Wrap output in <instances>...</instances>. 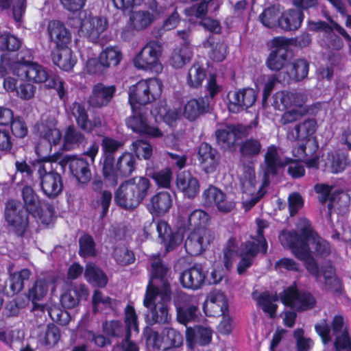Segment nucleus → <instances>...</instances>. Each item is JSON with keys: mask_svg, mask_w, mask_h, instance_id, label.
I'll use <instances>...</instances> for the list:
<instances>
[{"mask_svg": "<svg viewBox=\"0 0 351 351\" xmlns=\"http://www.w3.org/2000/svg\"><path fill=\"white\" fill-rule=\"evenodd\" d=\"M178 321L186 325L197 318L198 303L195 297L185 296L184 302L176 307Z\"/></svg>", "mask_w": 351, "mask_h": 351, "instance_id": "nucleus-27", "label": "nucleus"}, {"mask_svg": "<svg viewBox=\"0 0 351 351\" xmlns=\"http://www.w3.org/2000/svg\"><path fill=\"white\" fill-rule=\"evenodd\" d=\"M299 223L300 221L297 225L296 231H282L279 235V241L282 245L290 248L293 254L295 250L301 251L308 245L307 239L304 238L299 231Z\"/></svg>", "mask_w": 351, "mask_h": 351, "instance_id": "nucleus-31", "label": "nucleus"}, {"mask_svg": "<svg viewBox=\"0 0 351 351\" xmlns=\"http://www.w3.org/2000/svg\"><path fill=\"white\" fill-rule=\"evenodd\" d=\"M117 263L121 265H128L134 263L135 260L133 252L125 246H117L113 252Z\"/></svg>", "mask_w": 351, "mask_h": 351, "instance_id": "nucleus-63", "label": "nucleus"}, {"mask_svg": "<svg viewBox=\"0 0 351 351\" xmlns=\"http://www.w3.org/2000/svg\"><path fill=\"white\" fill-rule=\"evenodd\" d=\"M306 101V96L303 93L296 90H282L276 93L273 96L272 105L277 110H280L282 108H288L293 106L302 109Z\"/></svg>", "mask_w": 351, "mask_h": 351, "instance_id": "nucleus-22", "label": "nucleus"}, {"mask_svg": "<svg viewBox=\"0 0 351 351\" xmlns=\"http://www.w3.org/2000/svg\"><path fill=\"white\" fill-rule=\"evenodd\" d=\"M299 231L304 238L307 239V243L311 242L314 245V249L317 255L326 256L330 253V247L329 243L320 238L315 232H314L311 224L306 219H300Z\"/></svg>", "mask_w": 351, "mask_h": 351, "instance_id": "nucleus-19", "label": "nucleus"}, {"mask_svg": "<svg viewBox=\"0 0 351 351\" xmlns=\"http://www.w3.org/2000/svg\"><path fill=\"white\" fill-rule=\"evenodd\" d=\"M214 239L213 232L207 228L193 230L185 241L186 251L191 256L199 255L208 247Z\"/></svg>", "mask_w": 351, "mask_h": 351, "instance_id": "nucleus-13", "label": "nucleus"}, {"mask_svg": "<svg viewBox=\"0 0 351 351\" xmlns=\"http://www.w3.org/2000/svg\"><path fill=\"white\" fill-rule=\"evenodd\" d=\"M197 158L202 170L206 173L215 172L218 167L221 156L219 152L207 143L200 144Z\"/></svg>", "mask_w": 351, "mask_h": 351, "instance_id": "nucleus-21", "label": "nucleus"}, {"mask_svg": "<svg viewBox=\"0 0 351 351\" xmlns=\"http://www.w3.org/2000/svg\"><path fill=\"white\" fill-rule=\"evenodd\" d=\"M265 167V181L263 185L269 183L268 177L278 173V169L286 166L289 161L282 159L278 154L277 147L274 145L269 146L264 156Z\"/></svg>", "mask_w": 351, "mask_h": 351, "instance_id": "nucleus-24", "label": "nucleus"}, {"mask_svg": "<svg viewBox=\"0 0 351 351\" xmlns=\"http://www.w3.org/2000/svg\"><path fill=\"white\" fill-rule=\"evenodd\" d=\"M308 63L304 59H298L292 62L287 68L286 75L282 77L284 83H289L290 80L299 82L304 80L308 73Z\"/></svg>", "mask_w": 351, "mask_h": 351, "instance_id": "nucleus-38", "label": "nucleus"}, {"mask_svg": "<svg viewBox=\"0 0 351 351\" xmlns=\"http://www.w3.org/2000/svg\"><path fill=\"white\" fill-rule=\"evenodd\" d=\"M29 212L25 209L23 204L14 199H10L5 204L4 216L10 231L22 237L29 226Z\"/></svg>", "mask_w": 351, "mask_h": 351, "instance_id": "nucleus-8", "label": "nucleus"}, {"mask_svg": "<svg viewBox=\"0 0 351 351\" xmlns=\"http://www.w3.org/2000/svg\"><path fill=\"white\" fill-rule=\"evenodd\" d=\"M280 12L275 7H269L265 9L259 16V19L263 25L267 27L272 28L279 25Z\"/></svg>", "mask_w": 351, "mask_h": 351, "instance_id": "nucleus-58", "label": "nucleus"}, {"mask_svg": "<svg viewBox=\"0 0 351 351\" xmlns=\"http://www.w3.org/2000/svg\"><path fill=\"white\" fill-rule=\"evenodd\" d=\"M132 115L126 119V125L133 132L152 138H161L164 136L158 127L148 123L147 110L144 108L132 107Z\"/></svg>", "mask_w": 351, "mask_h": 351, "instance_id": "nucleus-10", "label": "nucleus"}, {"mask_svg": "<svg viewBox=\"0 0 351 351\" xmlns=\"http://www.w3.org/2000/svg\"><path fill=\"white\" fill-rule=\"evenodd\" d=\"M99 58L109 69L117 66L122 59V53L117 47H107L100 53Z\"/></svg>", "mask_w": 351, "mask_h": 351, "instance_id": "nucleus-50", "label": "nucleus"}, {"mask_svg": "<svg viewBox=\"0 0 351 351\" xmlns=\"http://www.w3.org/2000/svg\"><path fill=\"white\" fill-rule=\"evenodd\" d=\"M172 206V198L169 193L159 192L150 199V212L157 216L167 213Z\"/></svg>", "mask_w": 351, "mask_h": 351, "instance_id": "nucleus-37", "label": "nucleus"}, {"mask_svg": "<svg viewBox=\"0 0 351 351\" xmlns=\"http://www.w3.org/2000/svg\"><path fill=\"white\" fill-rule=\"evenodd\" d=\"M278 300L276 296H272L267 292L263 293L258 298L259 306L264 312L268 313L271 317L276 315L277 305L274 304Z\"/></svg>", "mask_w": 351, "mask_h": 351, "instance_id": "nucleus-60", "label": "nucleus"}, {"mask_svg": "<svg viewBox=\"0 0 351 351\" xmlns=\"http://www.w3.org/2000/svg\"><path fill=\"white\" fill-rule=\"evenodd\" d=\"M262 149L259 140L250 138L242 141L240 144L239 152L242 157L252 158L258 156Z\"/></svg>", "mask_w": 351, "mask_h": 351, "instance_id": "nucleus-51", "label": "nucleus"}, {"mask_svg": "<svg viewBox=\"0 0 351 351\" xmlns=\"http://www.w3.org/2000/svg\"><path fill=\"white\" fill-rule=\"evenodd\" d=\"M149 186V180L145 177L126 180L115 191L114 202L122 208L132 210L147 197Z\"/></svg>", "mask_w": 351, "mask_h": 351, "instance_id": "nucleus-2", "label": "nucleus"}, {"mask_svg": "<svg viewBox=\"0 0 351 351\" xmlns=\"http://www.w3.org/2000/svg\"><path fill=\"white\" fill-rule=\"evenodd\" d=\"M86 143L84 134L74 125H69L65 130L63 136V149L69 151Z\"/></svg>", "mask_w": 351, "mask_h": 351, "instance_id": "nucleus-40", "label": "nucleus"}, {"mask_svg": "<svg viewBox=\"0 0 351 351\" xmlns=\"http://www.w3.org/2000/svg\"><path fill=\"white\" fill-rule=\"evenodd\" d=\"M332 333L335 336V347L337 351L351 349V340L348 335V330L344 325L343 318L341 315L334 317L331 323Z\"/></svg>", "mask_w": 351, "mask_h": 351, "instance_id": "nucleus-26", "label": "nucleus"}, {"mask_svg": "<svg viewBox=\"0 0 351 351\" xmlns=\"http://www.w3.org/2000/svg\"><path fill=\"white\" fill-rule=\"evenodd\" d=\"M79 254L83 258L93 257L97 255L95 243L89 234H84L79 239Z\"/></svg>", "mask_w": 351, "mask_h": 351, "instance_id": "nucleus-56", "label": "nucleus"}, {"mask_svg": "<svg viewBox=\"0 0 351 351\" xmlns=\"http://www.w3.org/2000/svg\"><path fill=\"white\" fill-rule=\"evenodd\" d=\"M56 281V277L51 275L38 279L29 290V298L32 302L42 300L46 295L50 286L52 290L54 289Z\"/></svg>", "mask_w": 351, "mask_h": 351, "instance_id": "nucleus-36", "label": "nucleus"}, {"mask_svg": "<svg viewBox=\"0 0 351 351\" xmlns=\"http://www.w3.org/2000/svg\"><path fill=\"white\" fill-rule=\"evenodd\" d=\"M88 295L87 288L84 285L75 286L61 295L60 302L65 308H73L79 304L80 300Z\"/></svg>", "mask_w": 351, "mask_h": 351, "instance_id": "nucleus-35", "label": "nucleus"}, {"mask_svg": "<svg viewBox=\"0 0 351 351\" xmlns=\"http://www.w3.org/2000/svg\"><path fill=\"white\" fill-rule=\"evenodd\" d=\"M171 299V291L167 288L163 291H153L150 287L147 289L144 305L149 308L146 319L149 325L165 324L170 319L168 304Z\"/></svg>", "mask_w": 351, "mask_h": 351, "instance_id": "nucleus-3", "label": "nucleus"}, {"mask_svg": "<svg viewBox=\"0 0 351 351\" xmlns=\"http://www.w3.org/2000/svg\"><path fill=\"white\" fill-rule=\"evenodd\" d=\"M294 256L299 260L304 261L307 271L313 276L316 280H321V273L318 265L314 258L311 256L308 245L301 251L294 250Z\"/></svg>", "mask_w": 351, "mask_h": 351, "instance_id": "nucleus-42", "label": "nucleus"}, {"mask_svg": "<svg viewBox=\"0 0 351 351\" xmlns=\"http://www.w3.org/2000/svg\"><path fill=\"white\" fill-rule=\"evenodd\" d=\"M202 196L206 204L215 205L220 212L230 213L235 207L232 195L224 193L215 186H210L204 191Z\"/></svg>", "mask_w": 351, "mask_h": 351, "instance_id": "nucleus-17", "label": "nucleus"}, {"mask_svg": "<svg viewBox=\"0 0 351 351\" xmlns=\"http://www.w3.org/2000/svg\"><path fill=\"white\" fill-rule=\"evenodd\" d=\"M240 175V182L245 193L253 195L256 192L254 169L251 165H243Z\"/></svg>", "mask_w": 351, "mask_h": 351, "instance_id": "nucleus-46", "label": "nucleus"}, {"mask_svg": "<svg viewBox=\"0 0 351 351\" xmlns=\"http://www.w3.org/2000/svg\"><path fill=\"white\" fill-rule=\"evenodd\" d=\"M304 19L303 12L299 10H289L283 13L279 21V26L287 31L297 29Z\"/></svg>", "mask_w": 351, "mask_h": 351, "instance_id": "nucleus-43", "label": "nucleus"}, {"mask_svg": "<svg viewBox=\"0 0 351 351\" xmlns=\"http://www.w3.org/2000/svg\"><path fill=\"white\" fill-rule=\"evenodd\" d=\"M135 168V157L130 153H124L118 158L115 166L114 162H112V172L109 175L106 174L104 170L102 172L106 182L114 187L118 184L119 178L130 176Z\"/></svg>", "mask_w": 351, "mask_h": 351, "instance_id": "nucleus-12", "label": "nucleus"}, {"mask_svg": "<svg viewBox=\"0 0 351 351\" xmlns=\"http://www.w3.org/2000/svg\"><path fill=\"white\" fill-rule=\"evenodd\" d=\"M237 256L236 239L230 238L223 249V261L227 270H230Z\"/></svg>", "mask_w": 351, "mask_h": 351, "instance_id": "nucleus-59", "label": "nucleus"}, {"mask_svg": "<svg viewBox=\"0 0 351 351\" xmlns=\"http://www.w3.org/2000/svg\"><path fill=\"white\" fill-rule=\"evenodd\" d=\"M84 276L87 281L94 286L104 287L108 282V278L104 271L93 263L86 265Z\"/></svg>", "mask_w": 351, "mask_h": 351, "instance_id": "nucleus-49", "label": "nucleus"}, {"mask_svg": "<svg viewBox=\"0 0 351 351\" xmlns=\"http://www.w3.org/2000/svg\"><path fill=\"white\" fill-rule=\"evenodd\" d=\"M211 338V330L201 326L187 328L186 331V343L190 349H193L196 345L205 346L209 343Z\"/></svg>", "mask_w": 351, "mask_h": 351, "instance_id": "nucleus-30", "label": "nucleus"}, {"mask_svg": "<svg viewBox=\"0 0 351 351\" xmlns=\"http://www.w3.org/2000/svg\"><path fill=\"white\" fill-rule=\"evenodd\" d=\"M154 20V16L149 11L133 12L130 17L129 27L132 29L141 31L149 27Z\"/></svg>", "mask_w": 351, "mask_h": 351, "instance_id": "nucleus-45", "label": "nucleus"}, {"mask_svg": "<svg viewBox=\"0 0 351 351\" xmlns=\"http://www.w3.org/2000/svg\"><path fill=\"white\" fill-rule=\"evenodd\" d=\"M290 41L285 37H276L272 40L273 49L266 62L267 67L272 71H280L288 60Z\"/></svg>", "mask_w": 351, "mask_h": 351, "instance_id": "nucleus-15", "label": "nucleus"}, {"mask_svg": "<svg viewBox=\"0 0 351 351\" xmlns=\"http://www.w3.org/2000/svg\"><path fill=\"white\" fill-rule=\"evenodd\" d=\"M209 109V101L207 97L192 99L184 106L183 115L189 121H195L200 115L207 112Z\"/></svg>", "mask_w": 351, "mask_h": 351, "instance_id": "nucleus-34", "label": "nucleus"}, {"mask_svg": "<svg viewBox=\"0 0 351 351\" xmlns=\"http://www.w3.org/2000/svg\"><path fill=\"white\" fill-rule=\"evenodd\" d=\"M43 143H40L37 147V154L40 157V160L38 161L35 163H33L32 165H27V163L25 160H16L15 162V167L16 171L21 173L28 179L33 180V173L36 172L37 173V170L36 169V165L40 162H44V160L42 156L44 155L42 154L40 147L43 145Z\"/></svg>", "mask_w": 351, "mask_h": 351, "instance_id": "nucleus-55", "label": "nucleus"}, {"mask_svg": "<svg viewBox=\"0 0 351 351\" xmlns=\"http://www.w3.org/2000/svg\"><path fill=\"white\" fill-rule=\"evenodd\" d=\"M69 109L71 117L74 118L77 126L86 133H92L104 125V119L100 115H95L92 119H89L85 106L80 103H73Z\"/></svg>", "mask_w": 351, "mask_h": 351, "instance_id": "nucleus-14", "label": "nucleus"}, {"mask_svg": "<svg viewBox=\"0 0 351 351\" xmlns=\"http://www.w3.org/2000/svg\"><path fill=\"white\" fill-rule=\"evenodd\" d=\"M60 337V329L53 324H48L42 328L41 331L38 335L40 343L49 347L56 346L59 341Z\"/></svg>", "mask_w": 351, "mask_h": 351, "instance_id": "nucleus-48", "label": "nucleus"}, {"mask_svg": "<svg viewBox=\"0 0 351 351\" xmlns=\"http://www.w3.org/2000/svg\"><path fill=\"white\" fill-rule=\"evenodd\" d=\"M53 62L61 69L71 71L76 63V58L73 51L67 47L58 48L52 53Z\"/></svg>", "mask_w": 351, "mask_h": 351, "instance_id": "nucleus-39", "label": "nucleus"}, {"mask_svg": "<svg viewBox=\"0 0 351 351\" xmlns=\"http://www.w3.org/2000/svg\"><path fill=\"white\" fill-rule=\"evenodd\" d=\"M47 315L53 322L62 326L67 325L71 320L69 313L57 305L47 306Z\"/></svg>", "mask_w": 351, "mask_h": 351, "instance_id": "nucleus-62", "label": "nucleus"}, {"mask_svg": "<svg viewBox=\"0 0 351 351\" xmlns=\"http://www.w3.org/2000/svg\"><path fill=\"white\" fill-rule=\"evenodd\" d=\"M107 20L99 16H86L82 19L81 34L90 41L97 42L101 34L107 28Z\"/></svg>", "mask_w": 351, "mask_h": 351, "instance_id": "nucleus-20", "label": "nucleus"}, {"mask_svg": "<svg viewBox=\"0 0 351 351\" xmlns=\"http://www.w3.org/2000/svg\"><path fill=\"white\" fill-rule=\"evenodd\" d=\"M123 146V143L114 138L105 136L101 141L103 151V167L106 174L112 172V162H114V154Z\"/></svg>", "mask_w": 351, "mask_h": 351, "instance_id": "nucleus-29", "label": "nucleus"}, {"mask_svg": "<svg viewBox=\"0 0 351 351\" xmlns=\"http://www.w3.org/2000/svg\"><path fill=\"white\" fill-rule=\"evenodd\" d=\"M21 46V41L15 36L4 33L0 35V49L2 51H16Z\"/></svg>", "mask_w": 351, "mask_h": 351, "instance_id": "nucleus-64", "label": "nucleus"}, {"mask_svg": "<svg viewBox=\"0 0 351 351\" xmlns=\"http://www.w3.org/2000/svg\"><path fill=\"white\" fill-rule=\"evenodd\" d=\"M177 188L189 198H193L199 191V182L189 171H182L178 174Z\"/></svg>", "mask_w": 351, "mask_h": 351, "instance_id": "nucleus-32", "label": "nucleus"}, {"mask_svg": "<svg viewBox=\"0 0 351 351\" xmlns=\"http://www.w3.org/2000/svg\"><path fill=\"white\" fill-rule=\"evenodd\" d=\"M192 56L191 48L183 45L173 50L169 58V64L175 69H181L191 61Z\"/></svg>", "mask_w": 351, "mask_h": 351, "instance_id": "nucleus-44", "label": "nucleus"}, {"mask_svg": "<svg viewBox=\"0 0 351 351\" xmlns=\"http://www.w3.org/2000/svg\"><path fill=\"white\" fill-rule=\"evenodd\" d=\"M317 128V123L315 119L310 118L306 119L304 121L295 125V138L300 140H305L313 135L316 132Z\"/></svg>", "mask_w": 351, "mask_h": 351, "instance_id": "nucleus-52", "label": "nucleus"}, {"mask_svg": "<svg viewBox=\"0 0 351 351\" xmlns=\"http://www.w3.org/2000/svg\"><path fill=\"white\" fill-rule=\"evenodd\" d=\"M204 47L209 49L208 56L214 61H223L228 53V45L221 40H216L213 36H209L203 43Z\"/></svg>", "mask_w": 351, "mask_h": 351, "instance_id": "nucleus-41", "label": "nucleus"}, {"mask_svg": "<svg viewBox=\"0 0 351 351\" xmlns=\"http://www.w3.org/2000/svg\"><path fill=\"white\" fill-rule=\"evenodd\" d=\"M206 272L201 264H195L184 271L180 276V282L184 287L198 289L204 284Z\"/></svg>", "mask_w": 351, "mask_h": 351, "instance_id": "nucleus-25", "label": "nucleus"}, {"mask_svg": "<svg viewBox=\"0 0 351 351\" xmlns=\"http://www.w3.org/2000/svg\"><path fill=\"white\" fill-rule=\"evenodd\" d=\"M16 72V75L21 78L36 83L45 82L48 88L56 90L61 100L65 101L67 99V89L65 88V82L58 76L49 74L41 65L24 60L21 58Z\"/></svg>", "mask_w": 351, "mask_h": 351, "instance_id": "nucleus-1", "label": "nucleus"}, {"mask_svg": "<svg viewBox=\"0 0 351 351\" xmlns=\"http://www.w3.org/2000/svg\"><path fill=\"white\" fill-rule=\"evenodd\" d=\"M216 139L222 148H230L236 142V138L232 127L226 130H218L215 132Z\"/></svg>", "mask_w": 351, "mask_h": 351, "instance_id": "nucleus-61", "label": "nucleus"}, {"mask_svg": "<svg viewBox=\"0 0 351 351\" xmlns=\"http://www.w3.org/2000/svg\"><path fill=\"white\" fill-rule=\"evenodd\" d=\"M117 88L114 85H106L97 83L93 86L88 103L93 108L107 106L113 99Z\"/></svg>", "mask_w": 351, "mask_h": 351, "instance_id": "nucleus-23", "label": "nucleus"}, {"mask_svg": "<svg viewBox=\"0 0 351 351\" xmlns=\"http://www.w3.org/2000/svg\"><path fill=\"white\" fill-rule=\"evenodd\" d=\"M49 159L60 165L62 169L69 166L70 173L78 183L87 184L90 182L92 174L89 163L86 159L60 153L51 155Z\"/></svg>", "mask_w": 351, "mask_h": 351, "instance_id": "nucleus-7", "label": "nucleus"}, {"mask_svg": "<svg viewBox=\"0 0 351 351\" xmlns=\"http://www.w3.org/2000/svg\"><path fill=\"white\" fill-rule=\"evenodd\" d=\"M227 97L229 110L237 113L253 106L257 95L253 88H243L228 92Z\"/></svg>", "mask_w": 351, "mask_h": 351, "instance_id": "nucleus-16", "label": "nucleus"}, {"mask_svg": "<svg viewBox=\"0 0 351 351\" xmlns=\"http://www.w3.org/2000/svg\"><path fill=\"white\" fill-rule=\"evenodd\" d=\"M169 269L160 258H155L151 265V279L147 289L153 291H163L165 288L170 290L167 278Z\"/></svg>", "mask_w": 351, "mask_h": 351, "instance_id": "nucleus-18", "label": "nucleus"}, {"mask_svg": "<svg viewBox=\"0 0 351 351\" xmlns=\"http://www.w3.org/2000/svg\"><path fill=\"white\" fill-rule=\"evenodd\" d=\"M31 271L23 269L19 272L12 274L10 277V288L12 294L19 293L24 287L25 282L29 279Z\"/></svg>", "mask_w": 351, "mask_h": 351, "instance_id": "nucleus-54", "label": "nucleus"}, {"mask_svg": "<svg viewBox=\"0 0 351 351\" xmlns=\"http://www.w3.org/2000/svg\"><path fill=\"white\" fill-rule=\"evenodd\" d=\"M51 156V155L42 156L44 162L37 164L35 167L43 193L49 198L53 199L62 192L63 184L61 176L53 168L54 162L49 159Z\"/></svg>", "mask_w": 351, "mask_h": 351, "instance_id": "nucleus-5", "label": "nucleus"}, {"mask_svg": "<svg viewBox=\"0 0 351 351\" xmlns=\"http://www.w3.org/2000/svg\"><path fill=\"white\" fill-rule=\"evenodd\" d=\"M156 230L158 238L164 243L168 251L173 250L181 243L182 237L178 233H173L169 224L163 220L156 223Z\"/></svg>", "mask_w": 351, "mask_h": 351, "instance_id": "nucleus-33", "label": "nucleus"}, {"mask_svg": "<svg viewBox=\"0 0 351 351\" xmlns=\"http://www.w3.org/2000/svg\"><path fill=\"white\" fill-rule=\"evenodd\" d=\"M147 175L152 178L158 186L169 188L171 184L172 172L170 169L166 168L160 171L149 170Z\"/></svg>", "mask_w": 351, "mask_h": 351, "instance_id": "nucleus-57", "label": "nucleus"}, {"mask_svg": "<svg viewBox=\"0 0 351 351\" xmlns=\"http://www.w3.org/2000/svg\"><path fill=\"white\" fill-rule=\"evenodd\" d=\"M21 196L23 201V206L25 209L34 214L38 212L40 208L39 197L34 189L28 185H25L21 190Z\"/></svg>", "mask_w": 351, "mask_h": 351, "instance_id": "nucleus-47", "label": "nucleus"}, {"mask_svg": "<svg viewBox=\"0 0 351 351\" xmlns=\"http://www.w3.org/2000/svg\"><path fill=\"white\" fill-rule=\"evenodd\" d=\"M48 34L51 42L54 43L57 48L66 47L71 41V33L64 25L58 21H50L47 27Z\"/></svg>", "mask_w": 351, "mask_h": 351, "instance_id": "nucleus-28", "label": "nucleus"}, {"mask_svg": "<svg viewBox=\"0 0 351 351\" xmlns=\"http://www.w3.org/2000/svg\"><path fill=\"white\" fill-rule=\"evenodd\" d=\"M282 303L296 311H307L316 305L315 298L308 292L300 291L296 287H289L280 293Z\"/></svg>", "mask_w": 351, "mask_h": 351, "instance_id": "nucleus-11", "label": "nucleus"}, {"mask_svg": "<svg viewBox=\"0 0 351 351\" xmlns=\"http://www.w3.org/2000/svg\"><path fill=\"white\" fill-rule=\"evenodd\" d=\"M162 47L156 40L149 42L139 52L134 59V65L136 68L149 71L158 74L162 70V66L159 62Z\"/></svg>", "mask_w": 351, "mask_h": 351, "instance_id": "nucleus-9", "label": "nucleus"}, {"mask_svg": "<svg viewBox=\"0 0 351 351\" xmlns=\"http://www.w3.org/2000/svg\"><path fill=\"white\" fill-rule=\"evenodd\" d=\"M206 76V71L202 66L199 63H194L188 72L187 84L191 88H197L202 86Z\"/></svg>", "mask_w": 351, "mask_h": 351, "instance_id": "nucleus-53", "label": "nucleus"}, {"mask_svg": "<svg viewBox=\"0 0 351 351\" xmlns=\"http://www.w3.org/2000/svg\"><path fill=\"white\" fill-rule=\"evenodd\" d=\"M161 92V83L156 79L141 80L130 88V104L131 107H136V104L145 106L158 97Z\"/></svg>", "mask_w": 351, "mask_h": 351, "instance_id": "nucleus-6", "label": "nucleus"}, {"mask_svg": "<svg viewBox=\"0 0 351 351\" xmlns=\"http://www.w3.org/2000/svg\"><path fill=\"white\" fill-rule=\"evenodd\" d=\"M256 235L251 237V240L242 244L240 256L241 260L238 264L237 271L241 275L252 264L253 259L261 252L265 254L267 249V243L263 236V230L268 226L267 221L262 219H256Z\"/></svg>", "mask_w": 351, "mask_h": 351, "instance_id": "nucleus-4", "label": "nucleus"}]
</instances>
